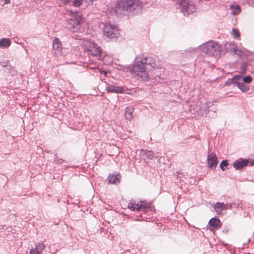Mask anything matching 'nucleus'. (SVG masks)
Listing matches in <instances>:
<instances>
[{
	"instance_id": "obj_21",
	"label": "nucleus",
	"mask_w": 254,
	"mask_h": 254,
	"mask_svg": "<svg viewBox=\"0 0 254 254\" xmlns=\"http://www.w3.org/2000/svg\"><path fill=\"white\" fill-rule=\"evenodd\" d=\"M134 109L132 107H127L125 110V117L128 120H131L133 118L132 112Z\"/></svg>"
},
{
	"instance_id": "obj_8",
	"label": "nucleus",
	"mask_w": 254,
	"mask_h": 254,
	"mask_svg": "<svg viewBox=\"0 0 254 254\" xmlns=\"http://www.w3.org/2000/svg\"><path fill=\"white\" fill-rule=\"evenodd\" d=\"M105 90L108 93H123L125 92V88L122 86H115L105 82Z\"/></svg>"
},
{
	"instance_id": "obj_4",
	"label": "nucleus",
	"mask_w": 254,
	"mask_h": 254,
	"mask_svg": "<svg viewBox=\"0 0 254 254\" xmlns=\"http://www.w3.org/2000/svg\"><path fill=\"white\" fill-rule=\"evenodd\" d=\"M65 18L71 22L68 24V28L73 32L79 29V25L82 21L81 15L79 12L67 10L64 14Z\"/></svg>"
},
{
	"instance_id": "obj_37",
	"label": "nucleus",
	"mask_w": 254,
	"mask_h": 254,
	"mask_svg": "<svg viewBox=\"0 0 254 254\" xmlns=\"http://www.w3.org/2000/svg\"><path fill=\"white\" fill-rule=\"evenodd\" d=\"M252 2L254 3V0H250Z\"/></svg>"
},
{
	"instance_id": "obj_30",
	"label": "nucleus",
	"mask_w": 254,
	"mask_h": 254,
	"mask_svg": "<svg viewBox=\"0 0 254 254\" xmlns=\"http://www.w3.org/2000/svg\"><path fill=\"white\" fill-rule=\"evenodd\" d=\"M89 67L92 69H96L98 67V65L97 64H94L92 65L91 64H90Z\"/></svg>"
},
{
	"instance_id": "obj_33",
	"label": "nucleus",
	"mask_w": 254,
	"mask_h": 254,
	"mask_svg": "<svg viewBox=\"0 0 254 254\" xmlns=\"http://www.w3.org/2000/svg\"><path fill=\"white\" fill-rule=\"evenodd\" d=\"M246 70V67H243L242 69H241V72L242 73H244Z\"/></svg>"
},
{
	"instance_id": "obj_12",
	"label": "nucleus",
	"mask_w": 254,
	"mask_h": 254,
	"mask_svg": "<svg viewBox=\"0 0 254 254\" xmlns=\"http://www.w3.org/2000/svg\"><path fill=\"white\" fill-rule=\"evenodd\" d=\"M249 161L247 159H241L233 162V165L236 170L241 169L245 166L248 165Z\"/></svg>"
},
{
	"instance_id": "obj_7",
	"label": "nucleus",
	"mask_w": 254,
	"mask_h": 254,
	"mask_svg": "<svg viewBox=\"0 0 254 254\" xmlns=\"http://www.w3.org/2000/svg\"><path fill=\"white\" fill-rule=\"evenodd\" d=\"M103 31L104 36L111 39H117L119 36L117 27L110 23L104 25Z\"/></svg>"
},
{
	"instance_id": "obj_25",
	"label": "nucleus",
	"mask_w": 254,
	"mask_h": 254,
	"mask_svg": "<svg viewBox=\"0 0 254 254\" xmlns=\"http://www.w3.org/2000/svg\"><path fill=\"white\" fill-rule=\"evenodd\" d=\"M231 35L235 38L240 40V33L237 29H232Z\"/></svg>"
},
{
	"instance_id": "obj_28",
	"label": "nucleus",
	"mask_w": 254,
	"mask_h": 254,
	"mask_svg": "<svg viewBox=\"0 0 254 254\" xmlns=\"http://www.w3.org/2000/svg\"><path fill=\"white\" fill-rule=\"evenodd\" d=\"M92 2V0H84V3H85V5L86 6H88L89 5L91 4Z\"/></svg>"
},
{
	"instance_id": "obj_36",
	"label": "nucleus",
	"mask_w": 254,
	"mask_h": 254,
	"mask_svg": "<svg viewBox=\"0 0 254 254\" xmlns=\"http://www.w3.org/2000/svg\"><path fill=\"white\" fill-rule=\"evenodd\" d=\"M63 161H64V160H62V159H60L59 160V161H58V162H59L60 163H62V162H63Z\"/></svg>"
},
{
	"instance_id": "obj_16",
	"label": "nucleus",
	"mask_w": 254,
	"mask_h": 254,
	"mask_svg": "<svg viewBox=\"0 0 254 254\" xmlns=\"http://www.w3.org/2000/svg\"><path fill=\"white\" fill-rule=\"evenodd\" d=\"M221 222L218 218H212L209 221V226L210 230H213L220 225Z\"/></svg>"
},
{
	"instance_id": "obj_18",
	"label": "nucleus",
	"mask_w": 254,
	"mask_h": 254,
	"mask_svg": "<svg viewBox=\"0 0 254 254\" xmlns=\"http://www.w3.org/2000/svg\"><path fill=\"white\" fill-rule=\"evenodd\" d=\"M108 178L110 183L117 184L120 182L121 176L120 174H110Z\"/></svg>"
},
{
	"instance_id": "obj_5",
	"label": "nucleus",
	"mask_w": 254,
	"mask_h": 254,
	"mask_svg": "<svg viewBox=\"0 0 254 254\" xmlns=\"http://www.w3.org/2000/svg\"><path fill=\"white\" fill-rule=\"evenodd\" d=\"M83 47L85 51H86L88 54L90 56V58L92 57L98 61L101 60L102 50L93 42L88 40H84L83 42Z\"/></svg>"
},
{
	"instance_id": "obj_19",
	"label": "nucleus",
	"mask_w": 254,
	"mask_h": 254,
	"mask_svg": "<svg viewBox=\"0 0 254 254\" xmlns=\"http://www.w3.org/2000/svg\"><path fill=\"white\" fill-rule=\"evenodd\" d=\"M148 208V206L147 204L143 201L140 202V203H134V211H135V210H137V211L138 210H142V211L145 212L146 211V209Z\"/></svg>"
},
{
	"instance_id": "obj_14",
	"label": "nucleus",
	"mask_w": 254,
	"mask_h": 254,
	"mask_svg": "<svg viewBox=\"0 0 254 254\" xmlns=\"http://www.w3.org/2000/svg\"><path fill=\"white\" fill-rule=\"evenodd\" d=\"M45 248V245L43 243H38L35 248L30 250V254H42Z\"/></svg>"
},
{
	"instance_id": "obj_1",
	"label": "nucleus",
	"mask_w": 254,
	"mask_h": 254,
	"mask_svg": "<svg viewBox=\"0 0 254 254\" xmlns=\"http://www.w3.org/2000/svg\"><path fill=\"white\" fill-rule=\"evenodd\" d=\"M159 64L152 57H142L136 58L135 63L130 70L131 75L137 80H148L149 70L151 68H158Z\"/></svg>"
},
{
	"instance_id": "obj_6",
	"label": "nucleus",
	"mask_w": 254,
	"mask_h": 254,
	"mask_svg": "<svg viewBox=\"0 0 254 254\" xmlns=\"http://www.w3.org/2000/svg\"><path fill=\"white\" fill-rule=\"evenodd\" d=\"M177 4L185 16H189L195 11L194 5L188 0H178Z\"/></svg>"
},
{
	"instance_id": "obj_10",
	"label": "nucleus",
	"mask_w": 254,
	"mask_h": 254,
	"mask_svg": "<svg viewBox=\"0 0 254 254\" xmlns=\"http://www.w3.org/2000/svg\"><path fill=\"white\" fill-rule=\"evenodd\" d=\"M232 207L231 204H225L222 202H216L214 205V209L218 214L222 213L223 210H226L228 209H230Z\"/></svg>"
},
{
	"instance_id": "obj_9",
	"label": "nucleus",
	"mask_w": 254,
	"mask_h": 254,
	"mask_svg": "<svg viewBox=\"0 0 254 254\" xmlns=\"http://www.w3.org/2000/svg\"><path fill=\"white\" fill-rule=\"evenodd\" d=\"M62 45L60 40L58 38H55L53 41V49L56 56L61 55Z\"/></svg>"
},
{
	"instance_id": "obj_13",
	"label": "nucleus",
	"mask_w": 254,
	"mask_h": 254,
	"mask_svg": "<svg viewBox=\"0 0 254 254\" xmlns=\"http://www.w3.org/2000/svg\"><path fill=\"white\" fill-rule=\"evenodd\" d=\"M140 156L144 160L152 159L154 157V153L151 150H140Z\"/></svg>"
},
{
	"instance_id": "obj_2",
	"label": "nucleus",
	"mask_w": 254,
	"mask_h": 254,
	"mask_svg": "<svg viewBox=\"0 0 254 254\" xmlns=\"http://www.w3.org/2000/svg\"><path fill=\"white\" fill-rule=\"evenodd\" d=\"M142 6V2L138 0H127L118 2L114 8V11L116 14L123 13L124 10L135 13L140 11Z\"/></svg>"
},
{
	"instance_id": "obj_20",
	"label": "nucleus",
	"mask_w": 254,
	"mask_h": 254,
	"mask_svg": "<svg viewBox=\"0 0 254 254\" xmlns=\"http://www.w3.org/2000/svg\"><path fill=\"white\" fill-rule=\"evenodd\" d=\"M11 41L9 39L3 38L0 40V48H7L11 45Z\"/></svg>"
},
{
	"instance_id": "obj_26",
	"label": "nucleus",
	"mask_w": 254,
	"mask_h": 254,
	"mask_svg": "<svg viewBox=\"0 0 254 254\" xmlns=\"http://www.w3.org/2000/svg\"><path fill=\"white\" fill-rule=\"evenodd\" d=\"M253 78L251 76L247 75L246 76H243L242 75V79L240 81H243L246 84H249L252 81Z\"/></svg>"
},
{
	"instance_id": "obj_24",
	"label": "nucleus",
	"mask_w": 254,
	"mask_h": 254,
	"mask_svg": "<svg viewBox=\"0 0 254 254\" xmlns=\"http://www.w3.org/2000/svg\"><path fill=\"white\" fill-rule=\"evenodd\" d=\"M84 3V0H70V5L78 6Z\"/></svg>"
},
{
	"instance_id": "obj_15",
	"label": "nucleus",
	"mask_w": 254,
	"mask_h": 254,
	"mask_svg": "<svg viewBox=\"0 0 254 254\" xmlns=\"http://www.w3.org/2000/svg\"><path fill=\"white\" fill-rule=\"evenodd\" d=\"M230 51L231 52L234 53V54L237 55L239 57H242L243 55H245L246 54V51L245 49H239L236 46L234 45H232L230 46Z\"/></svg>"
},
{
	"instance_id": "obj_11",
	"label": "nucleus",
	"mask_w": 254,
	"mask_h": 254,
	"mask_svg": "<svg viewBox=\"0 0 254 254\" xmlns=\"http://www.w3.org/2000/svg\"><path fill=\"white\" fill-rule=\"evenodd\" d=\"M208 167L211 169H214L218 164L217 159L214 153L209 154L207 158Z\"/></svg>"
},
{
	"instance_id": "obj_22",
	"label": "nucleus",
	"mask_w": 254,
	"mask_h": 254,
	"mask_svg": "<svg viewBox=\"0 0 254 254\" xmlns=\"http://www.w3.org/2000/svg\"><path fill=\"white\" fill-rule=\"evenodd\" d=\"M242 79L241 75H238L234 76L233 78L229 79L225 83L226 85H230L233 84L236 85V82L238 81H240Z\"/></svg>"
},
{
	"instance_id": "obj_32",
	"label": "nucleus",
	"mask_w": 254,
	"mask_h": 254,
	"mask_svg": "<svg viewBox=\"0 0 254 254\" xmlns=\"http://www.w3.org/2000/svg\"><path fill=\"white\" fill-rule=\"evenodd\" d=\"M248 165H250L251 166L254 165V161H249Z\"/></svg>"
},
{
	"instance_id": "obj_38",
	"label": "nucleus",
	"mask_w": 254,
	"mask_h": 254,
	"mask_svg": "<svg viewBox=\"0 0 254 254\" xmlns=\"http://www.w3.org/2000/svg\"><path fill=\"white\" fill-rule=\"evenodd\" d=\"M67 63H72L73 62H66Z\"/></svg>"
},
{
	"instance_id": "obj_31",
	"label": "nucleus",
	"mask_w": 254,
	"mask_h": 254,
	"mask_svg": "<svg viewBox=\"0 0 254 254\" xmlns=\"http://www.w3.org/2000/svg\"><path fill=\"white\" fill-rule=\"evenodd\" d=\"M63 4H69L70 5V0H61Z\"/></svg>"
},
{
	"instance_id": "obj_34",
	"label": "nucleus",
	"mask_w": 254,
	"mask_h": 254,
	"mask_svg": "<svg viewBox=\"0 0 254 254\" xmlns=\"http://www.w3.org/2000/svg\"><path fill=\"white\" fill-rule=\"evenodd\" d=\"M10 2V0H4V4L9 3Z\"/></svg>"
},
{
	"instance_id": "obj_27",
	"label": "nucleus",
	"mask_w": 254,
	"mask_h": 254,
	"mask_svg": "<svg viewBox=\"0 0 254 254\" xmlns=\"http://www.w3.org/2000/svg\"><path fill=\"white\" fill-rule=\"evenodd\" d=\"M229 163L227 160H223L220 164V168L222 171H224V167H227Z\"/></svg>"
},
{
	"instance_id": "obj_29",
	"label": "nucleus",
	"mask_w": 254,
	"mask_h": 254,
	"mask_svg": "<svg viewBox=\"0 0 254 254\" xmlns=\"http://www.w3.org/2000/svg\"><path fill=\"white\" fill-rule=\"evenodd\" d=\"M134 203L130 202L128 205V208L130 210L134 211Z\"/></svg>"
},
{
	"instance_id": "obj_3",
	"label": "nucleus",
	"mask_w": 254,
	"mask_h": 254,
	"mask_svg": "<svg viewBox=\"0 0 254 254\" xmlns=\"http://www.w3.org/2000/svg\"><path fill=\"white\" fill-rule=\"evenodd\" d=\"M200 49L210 57L217 58L219 57L221 51V46L214 41H209L200 45Z\"/></svg>"
},
{
	"instance_id": "obj_23",
	"label": "nucleus",
	"mask_w": 254,
	"mask_h": 254,
	"mask_svg": "<svg viewBox=\"0 0 254 254\" xmlns=\"http://www.w3.org/2000/svg\"><path fill=\"white\" fill-rule=\"evenodd\" d=\"M236 82V85L241 90L242 92H247L249 90L248 86L246 85L243 82L240 81H238Z\"/></svg>"
},
{
	"instance_id": "obj_35",
	"label": "nucleus",
	"mask_w": 254,
	"mask_h": 254,
	"mask_svg": "<svg viewBox=\"0 0 254 254\" xmlns=\"http://www.w3.org/2000/svg\"><path fill=\"white\" fill-rule=\"evenodd\" d=\"M101 73H103L105 76H106V73H106V72L105 71H104V70H102V71H101Z\"/></svg>"
},
{
	"instance_id": "obj_17",
	"label": "nucleus",
	"mask_w": 254,
	"mask_h": 254,
	"mask_svg": "<svg viewBox=\"0 0 254 254\" xmlns=\"http://www.w3.org/2000/svg\"><path fill=\"white\" fill-rule=\"evenodd\" d=\"M229 7L231 10V13L233 15H237L241 11L240 6L236 3L231 4Z\"/></svg>"
}]
</instances>
